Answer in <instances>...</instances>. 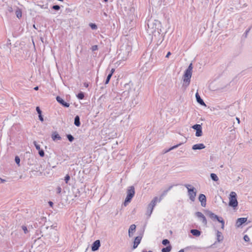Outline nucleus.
Returning a JSON list of instances; mask_svg holds the SVG:
<instances>
[{
    "label": "nucleus",
    "mask_w": 252,
    "mask_h": 252,
    "mask_svg": "<svg viewBox=\"0 0 252 252\" xmlns=\"http://www.w3.org/2000/svg\"><path fill=\"white\" fill-rule=\"evenodd\" d=\"M171 55V53L170 52H168L166 56V58H168L169 56Z\"/></svg>",
    "instance_id": "obj_44"
},
{
    "label": "nucleus",
    "mask_w": 252,
    "mask_h": 252,
    "mask_svg": "<svg viewBox=\"0 0 252 252\" xmlns=\"http://www.w3.org/2000/svg\"><path fill=\"white\" fill-rule=\"evenodd\" d=\"M190 232L193 235L195 236H199L200 235V232L197 229H192Z\"/></svg>",
    "instance_id": "obj_17"
},
{
    "label": "nucleus",
    "mask_w": 252,
    "mask_h": 252,
    "mask_svg": "<svg viewBox=\"0 0 252 252\" xmlns=\"http://www.w3.org/2000/svg\"><path fill=\"white\" fill-rule=\"evenodd\" d=\"M185 187L187 188L188 190V194L189 199L192 201H194L196 195V192L195 190V189L193 187L192 188H190L191 185H186Z\"/></svg>",
    "instance_id": "obj_3"
},
{
    "label": "nucleus",
    "mask_w": 252,
    "mask_h": 252,
    "mask_svg": "<svg viewBox=\"0 0 252 252\" xmlns=\"http://www.w3.org/2000/svg\"><path fill=\"white\" fill-rule=\"evenodd\" d=\"M196 217L200 219L202 222L205 225L207 224V220L204 215L201 212H197L195 213Z\"/></svg>",
    "instance_id": "obj_6"
},
{
    "label": "nucleus",
    "mask_w": 252,
    "mask_h": 252,
    "mask_svg": "<svg viewBox=\"0 0 252 252\" xmlns=\"http://www.w3.org/2000/svg\"><path fill=\"white\" fill-rule=\"evenodd\" d=\"M198 199L201 203V205L203 207H205L206 205V198L205 195L203 194H200Z\"/></svg>",
    "instance_id": "obj_8"
},
{
    "label": "nucleus",
    "mask_w": 252,
    "mask_h": 252,
    "mask_svg": "<svg viewBox=\"0 0 252 252\" xmlns=\"http://www.w3.org/2000/svg\"><path fill=\"white\" fill-rule=\"evenodd\" d=\"M52 8L56 10H59L60 9V7L58 5H54L52 7Z\"/></svg>",
    "instance_id": "obj_32"
},
{
    "label": "nucleus",
    "mask_w": 252,
    "mask_h": 252,
    "mask_svg": "<svg viewBox=\"0 0 252 252\" xmlns=\"http://www.w3.org/2000/svg\"><path fill=\"white\" fill-rule=\"evenodd\" d=\"M171 250V246H168L166 247V248H164L162 249L161 252H170Z\"/></svg>",
    "instance_id": "obj_21"
},
{
    "label": "nucleus",
    "mask_w": 252,
    "mask_h": 252,
    "mask_svg": "<svg viewBox=\"0 0 252 252\" xmlns=\"http://www.w3.org/2000/svg\"><path fill=\"white\" fill-rule=\"evenodd\" d=\"M84 86L85 87L87 88V87H88L89 85H88V84L87 83H85L84 84Z\"/></svg>",
    "instance_id": "obj_45"
},
{
    "label": "nucleus",
    "mask_w": 252,
    "mask_h": 252,
    "mask_svg": "<svg viewBox=\"0 0 252 252\" xmlns=\"http://www.w3.org/2000/svg\"><path fill=\"white\" fill-rule=\"evenodd\" d=\"M114 71H115V69L114 68H112L111 70V72H110V73L109 74H111V75H112L114 73Z\"/></svg>",
    "instance_id": "obj_42"
},
{
    "label": "nucleus",
    "mask_w": 252,
    "mask_h": 252,
    "mask_svg": "<svg viewBox=\"0 0 252 252\" xmlns=\"http://www.w3.org/2000/svg\"><path fill=\"white\" fill-rule=\"evenodd\" d=\"M211 177L213 180L215 181H218L219 180V178L218 176L216 175V174L214 173H211Z\"/></svg>",
    "instance_id": "obj_22"
},
{
    "label": "nucleus",
    "mask_w": 252,
    "mask_h": 252,
    "mask_svg": "<svg viewBox=\"0 0 252 252\" xmlns=\"http://www.w3.org/2000/svg\"><path fill=\"white\" fill-rule=\"evenodd\" d=\"M67 138H68V140L70 142H72L74 139L73 137L71 135H70V134L67 135Z\"/></svg>",
    "instance_id": "obj_29"
},
{
    "label": "nucleus",
    "mask_w": 252,
    "mask_h": 252,
    "mask_svg": "<svg viewBox=\"0 0 252 252\" xmlns=\"http://www.w3.org/2000/svg\"><path fill=\"white\" fill-rule=\"evenodd\" d=\"M56 100L59 103L64 107H68L70 105L68 103L65 102L61 97L59 96H57Z\"/></svg>",
    "instance_id": "obj_9"
},
{
    "label": "nucleus",
    "mask_w": 252,
    "mask_h": 252,
    "mask_svg": "<svg viewBox=\"0 0 252 252\" xmlns=\"http://www.w3.org/2000/svg\"><path fill=\"white\" fill-rule=\"evenodd\" d=\"M52 138L53 140H55L56 139L60 140L61 137L57 132H54L52 135Z\"/></svg>",
    "instance_id": "obj_16"
},
{
    "label": "nucleus",
    "mask_w": 252,
    "mask_h": 252,
    "mask_svg": "<svg viewBox=\"0 0 252 252\" xmlns=\"http://www.w3.org/2000/svg\"><path fill=\"white\" fill-rule=\"evenodd\" d=\"M104 1L105 2H107V1H108V0H104Z\"/></svg>",
    "instance_id": "obj_50"
},
{
    "label": "nucleus",
    "mask_w": 252,
    "mask_h": 252,
    "mask_svg": "<svg viewBox=\"0 0 252 252\" xmlns=\"http://www.w3.org/2000/svg\"><path fill=\"white\" fill-rule=\"evenodd\" d=\"M205 146L203 144H197L194 145L192 147L193 150H200L205 148Z\"/></svg>",
    "instance_id": "obj_12"
},
{
    "label": "nucleus",
    "mask_w": 252,
    "mask_h": 252,
    "mask_svg": "<svg viewBox=\"0 0 252 252\" xmlns=\"http://www.w3.org/2000/svg\"><path fill=\"white\" fill-rule=\"evenodd\" d=\"M238 204L236 193L234 191H231L229 196V205L233 208H236L238 206Z\"/></svg>",
    "instance_id": "obj_2"
},
{
    "label": "nucleus",
    "mask_w": 252,
    "mask_h": 252,
    "mask_svg": "<svg viewBox=\"0 0 252 252\" xmlns=\"http://www.w3.org/2000/svg\"><path fill=\"white\" fill-rule=\"evenodd\" d=\"M135 194L134 188L133 186L130 187L127 190V196L124 202V205L126 206L130 202Z\"/></svg>",
    "instance_id": "obj_1"
},
{
    "label": "nucleus",
    "mask_w": 252,
    "mask_h": 252,
    "mask_svg": "<svg viewBox=\"0 0 252 252\" xmlns=\"http://www.w3.org/2000/svg\"><path fill=\"white\" fill-rule=\"evenodd\" d=\"M216 220H217L218 221L221 223V228L223 229L224 227V221L223 220V219L221 217H219L218 216V219H216Z\"/></svg>",
    "instance_id": "obj_19"
},
{
    "label": "nucleus",
    "mask_w": 252,
    "mask_h": 252,
    "mask_svg": "<svg viewBox=\"0 0 252 252\" xmlns=\"http://www.w3.org/2000/svg\"><path fill=\"white\" fill-rule=\"evenodd\" d=\"M244 239L245 241H247V242L249 241V240H250V238H249V236H247V235L244 236Z\"/></svg>",
    "instance_id": "obj_36"
},
{
    "label": "nucleus",
    "mask_w": 252,
    "mask_h": 252,
    "mask_svg": "<svg viewBox=\"0 0 252 252\" xmlns=\"http://www.w3.org/2000/svg\"><path fill=\"white\" fill-rule=\"evenodd\" d=\"M22 229L24 230L25 233H27L28 232V229L26 226H23Z\"/></svg>",
    "instance_id": "obj_37"
},
{
    "label": "nucleus",
    "mask_w": 252,
    "mask_h": 252,
    "mask_svg": "<svg viewBox=\"0 0 252 252\" xmlns=\"http://www.w3.org/2000/svg\"><path fill=\"white\" fill-rule=\"evenodd\" d=\"M247 220V219L246 218H241L237 219L236 221V226L237 227L240 226L242 224L245 223Z\"/></svg>",
    "instance_id": "obj_10"
},
{
    "label": "nucleus",
    "mask_w": 252,
    "mask_h": 252,
    "mask_svg": "<svg viewBox=\"0 0 252 252\" xmlns=\"http://www.w3.org/2000/svg\"><path fill=\"white\" fill-rule=\"evenodd\" d=\"M34 145L35 146V148L37 150H40V145L37 144L36 142H34Z\"/></svg>",
    "instance_id": "obj_33"
},
{
    "label": "nucleus",
    "mask_w": 252,
    "mask_h": 252,
    "mask_svg": "<svg viewBox=\"0 0 252 252\" xmlns=\"http://www.w3.org/2000/svg\"><path fill=\"white\" fill-rule=\"evenodd\" d=\"M20 158L18 157H15V162L18 164H19V163H20Z\"/></svg>",
    "instance_id": "obj_35"
},
{
    "label": "nucleus",
    "mask_w": 252,
    "mask_h": 252,
    "mask_svg": "<svg viewBox=\"0 0 252 252\" xmlns=\"http://www.w3.org/2000/svg\"><path fill=\"white\" fill-rule=\"evenodd\" d=\"M192 64L190 63L189 64V66L188 67V69L186 70V71H189V72H191L192 73Z\"/></svg>",
    "instance_id": "obj_27"
},
{
    "label": "nucleus",
    "mask_w": 252,
    "mask_h": 252,
    "mask_svg": "<svg viewBox=\"0 0 252 252\" xmlns=\"http://www.w3.org/2000/svg\"><path fill=\"white\" fill-rule=\"evenodd\" d=\"M179 252H184V251L183 250H181Z\"/></svg>",
    "instance_id": "obj_49"
},
{
    "label": "nucleus",
    "mask_w": 252,
    "mask_h": 252,
    "mask_svg": "<svg viewBox=\"0 0 252 252\" xmlns=\"http://www.w3.org/2000/svg\"><path fill=\"white\" fill-rule=\"evenodd\" d=\"M162 243L164 245H166L169 244V241L167 239H164L162 241Z\"/></svg>",
    "instance_id": "obj_28"
},
{
    "label": "nucleus",
    "mask_w": 252,
    "mask_h": 252,
    "mask_svg": "<svg viewBox=\"0 0 252 252\" xmlns=\"http://www.w3.org/2000/svg\"><path fill=\"white\" fill-rule=\"evenodd\" d=\"M206 214L213 220L218 219V216L210 211H206Z\"/></svg>",
    "instance_id": "obj_13"
},
{
    "label": "nucleus",
    "mask_w": 252,
    "mask_h": 252,
    "mask_svg": "<svg viewBox=\"0 0 252 252\" xmlns=\"http://www.w3.org/2000/svg\"><path fill=\"white\" fill-rule=\"evenodd\" d=\"M77 97L79 99H82L84 98V95L83 94V93H79L77 95Z\"/></svg>",
    "instance_id": "obj_25"
},
{
    "label": "nucleus",
    "mask_w": 252,
    "mask_h": 252,
    "mask_svg": "<svg viewBox=\"0 0 252 252\" xmlns=\"http://www.w3.org/2000/svg\"><path fill=\"white\" fill-rule=\"evenodd\" d=\"M39 155L43 157L44 156V152L42 150H39Z\"/></svg>",
    "instance_id": "obj_34"
},
{
    "label": "nucleus",
    "mask_w": 252,
    "mask_h": 252,
    "mask_svg": "<svg viewBox=\"0 0 252 252\" xmlns=\"http://www.w3.org/2000/svg\"><path fill=\"white\" fill-rule=\"evenodd\" d=\"M181 144H181V143H180V144H178V145H175V146H173V147H171L170 149H169L168 150H167V151L165 152V153L168 152H169V151H171V150H173V149H175V148H177L178 146H180V145H181Z\"/></svg>",
    "instance_id": "obj_24"
},
{
    "label": "nucleus",
    "mask_w": 252,
    "mask_h": 252,
    "mask_svg": "<svg viewBox=\"0 0 252 252\" xmlns=\"http://www.w3.org/2000/svg\"><path fill=\"white\" fill-rule=\"evenodd\" d=\"M195 96H196L197 101L199 103H200L201 105H205V103L204 102L203 100L200 98V97L198 93L196 94Z\"/></svg>",
    "instance_id": "obj_14"
},
{
    "label": "nucleus",
    "mask_w": 252,
    "mask_h": 252,
    "mask_svg": "<svg viewBox=\"0 0 252 252\" xmlns=\"http://www.w3.org/2000/svg\"><path fill=\"white\" fill-rule=\"evenodd\" d=\"M158 201V198L157 197H155L151 201V205L153 207L155 206Z\"/></svg>",
    "instance_id": "obj_23"
},
{
    "label": "nucleus",
    "mask_w": 252,
    "mask_h": 252,
    "mask_svg": "<svg viewBox=\"0 0 252 252\" xmlns=\"http://www.w3.org/2000/svg\"><path fill=\"white\" fill-rule=\"evenodd\" d=\"M192 128L196 130V133H195V135L196 136H201L202 134V127H201V126L200 125H195L194 126H192Z\"/></svg>",
    "instance_id": "obj_5"
},
{
    "label": "nucleus",
    "mask_w": 252,
    "mask_h": 252,
    "mask_svg": "<svg viewBox=\"0 0 252 252\" xmlns=\"http://www.w3.org/2000/svg\"><path fill=\"white\" fill-rule=\"evenodd\" d=\"M136 226L135 224H132L130 226L128 230V235L129 237H131V233L135 230Z\"/></svg>",
    "instance_id": "obj_15"
},
{
    "label": "nucleus",
    "mask_w": 252,
    "mask_h": 252,
    "mask_svg": "<svg viewBox=\"0 0 252 252\" xmlns=\"http://www.w3.org/2000/svg\"><path fill=\"white\" fill-rule=\"evenodd\" d=\"M69 180H70V176L68 175H66L64 178L65 183L67 184Z\"/></svg>",
    "instance_id": "obj_31"
},
{
    "label": "nucleus",
    "mask_w": 252,
    "mask_h": 252,
    "mask_svg": "<svg viewBox=\"0 0 252 252\" xmlns=\"http://www.w3.org/2000/svg\"><path fill=\"white\" fill-rule=\"evenodd\" d=\"M100 246V243L99 240L95 241L92 246V250L93 251H97Z\"/></svg>",
    "instance_id": "obj_7"
},
{
    "label": "nucleus",
    "mask_w": 252,
    "mask_h": 252,
    "mask_svg": "<svg viewBox=\"0 0 252 252\" xmlns=\"http://www.w3.org/2000/svg\"><path fill=\"white\" fill-rule=\"evenodd\" d=\"M49 204L51 207H52L53 206V203L52 201H49Z\"/></svg>",
    "instance_id": "obj_43"
},
{
    "label": "nucleus",
    "mask_w": 252,
    "mask_h": 252,
    "mask_svg": "<svg viewBox=\"0 0 252 252\" xmlns=\"http://www.w3.org/2000/svg\"><path fill=\"white\" fill-rule=\"evenodd\" d=\"M236 119H237V121H238V123H240L239 119L237 118Z\"/></svg>",
    "instance_id": "obj_47"
},
{
    "label": "nucleus",
    "mask_w": 252,
    "mask_h": 252,
    "mask_svg": "<svg viewBox=\"0 0 252 252\" xmlns=\"http://www.w3.org/2000/svg\"><path fill=\"white\" fill-rule=\"evenodd\" d=\"M38 89V87H36L34 88V90H37Z\"/></svg>",
    "instance_id": "obj_48"
},
{
    "label": "nucleus",
    "mask_w": 252,
    "mask_h": 252,
    "mask_svg": "<svg viewBox=\"0 0 252 252\" xmlns=\"http://www.w3.org/2000/svg\"><path fill=\"white\" fill-rule=\"evenodd\" d=\"M15 13H16V15L17 17L18 18H20L22 17V11H21V10L20 9H17L16 12H15Z\"/></svg>",
    "instance_id": "obj_20"
},
{
    "label": "nucleus",
    "mask_w": 252,
    "mask_h": 252,
    "mask_svg": "<svg viewBox=\"0 0 252 252\" xmlns=\"http://www.w3.org/2000/svg\"><path fill=\"white\" fill-rule=\"evenodd\" d=\"M112 76V75H111V74H108V75L107 76V77L106 78V81H105L106 84H107L109 83L110 79H111Z\"/></svg>",
    "instance_id": "obj_26"
},
{
    "label": "nucleus",
    "mask_w": 252,
    "mask_h": 252,
    "mask_svg": "<svg viewBox=\"0 0 252 252\" xmlns=\"http://www.w3.org/2000/svg\"><path fill=\"white\" fill-rule=\"evenodd\" d=\"M39 120L41 121V122H43V118L41 115V114H39Z\"/></svg>",
    "instance_id": "obj_40"
},
{
    "label": "nucleus",
    "mask_w": 252,
    "mask_h": 252,
    "mask_svg": "<svg viewBox=\"0 0 252 252\" xmlns=\"http://www.w3.org/2000/svg\"><path fill=\"white\" fill-rule=\"evenodd\" d=\"M74 124L77 126L80 125V119L78 116H76L75 118Z\"/></svg>",
    "instance_id": "obj_18"
},
{
    "label": "nucleus",
    "mask_w": 252,
    "mask_h": 252,
    "mask_svg": "<svg viewBox=\"0 0 252 252\" xmlns=\"http://www.w3.org/2000/svg\"><path fill=\"white\" fill-rule=\"evenodd\" d=\"M90 26L92 29H96L97 28V26L95 24L91 23L90 24Z\"/></svg>",
    "instance_id": "obj_30"
},
{
    "label": "nucleus",
    "mask_w": 252,
    "mask_h": 252,
    "mask_svg": "<svg viewBox=\"0 0 252 252\" xmlns=\"http://www.w3.org/2000/svg\"><path fill=\"white\" fill-rule=\"evenodd\" d=\"M62 191V189L61 187H58L57 188V193H60Z\"/></svg>",
    "instance_id": "obj_39"
},
{
    "label": "nucleus",
    "mask_w": 252,
    "mask_h": 252,
    "mask_svg": "<svg viewBox=\"0 0 252 252\" xmlns=\"http://www.w3.org/2000/svg\"><path fill=\"white\" fill-rule=\"evenodd\" d=\"M5 181L4 180L0 178V183H3Z\"/></svg>",
    "instance_id": "obj_46"
},
{
    "label": "nucleus",
    "mask_w": 252,
    "mask_h": 252,
    "mask_svg": "<svg viewBox=\"0 0 252 252\" xmlns=\"http://www.w3.org/2000/svg\"><path fill=\"white\" fill-rule=\"evenodd\" d=\"M192 73L189 71H185L183 77L184 82L188 85L190 82V79L191 77Z\"/></svg>",
    "instance_id": "obj_4"
},
{
    "label": "nucleus",
    "mask_w": 252,
    "mask_h": 252,
    "mask_svg": "<svg viewBox=\"0 0 252 252\" xmlns=\"http://www.w3.org/2000/svg\"><path fill=\"white\" fill-rule=\"evenodd\" d=\"M141 238L140 237H136L133 243V249H135L137 247L138 245L140 244Z\"/></svg>",
    "instance_id": "obj_11"
},
{
    "label": "nucleus",
    "mask_w": 252,
    "mask_h": 252,
    "mask_svg": "<svg viewBox=\"0 0 252 252\" xmlns=\"http://www.w3.org/2000/svg\"><path fill=\"white\" fill-rule=\"evenodd\" d=\"M97 46L96 45H95V46H93V47H92V50H93V51L96 50H97Z\"/></svg>",
    "instance_id": "obj_41"
},
{
    "label": "nucleus",
    "mask_w": 252,
    "mask_h": 252,
    "mask_svg": "<svg viewBox=\"0 0 252 252\" xmlns=\"http://www.w3.org/2000/svg\"><path fill=\"white\" fill-rule=\"evenodd\" d=\"M36 110L38 113V114H41V111L40 110V108L39 107H36Z\"/></svg>",
    "instance_id": "obj_38"
}]
</instances>
